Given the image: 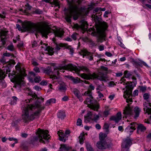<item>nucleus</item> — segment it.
Segmentation results:
<instances>
[{
  "label": "nucleus",
  "mask_w": 151,
  "mask_h": 151,
  "mask_svg": "<svg viewBox=\"0 0 151 151\" xmlns=\"http://www.w3.org/2000/svg\"><path fill=\"white\" fill-rule=\"evenodd\" d=\"M22 27L18 24H17L16 27L19 31L23 32L28 31L33 33L34 32L41 33L43 37L46 38L48 37L47 35L50 33L53 32L55 37H62L64 32L60 29L54 30L51 28L44 25L41 23L37 24L30 21H26L22 23Z\"/></svg>",
  "instance_id": "nucleus-1"
},
{
  "label": "nucleus",
  "mask_w": 151,
  "mask_h": 151,
  "mask_svg": "<svg viewBox=\"0 0 151 151\" xmlns=\"http://www.w3.org/2000/svg\"><path fill=\"white\" fill-rule=\"evenodd\" d=\"M29 95L32 96V98L28 100L29 102L32 101L34 99H37V100L35 104L28 105L23 109L22 119L25 123L29 122L39 118L42 110L45 108L44 106L41 107L40 105L41 102L44 101V98L38 97L35 93H30Z\"/></svg>",
  "instance_id": "nucleus-2"
},
{
  "label": "nucleus",
  "mask_w": 151,
  "mask_h": 151,
  "mask_svg": "<svg viewBox=\"0 0 151 151\" xmlns=\"http://www.w3.org/2000/svg\"><path fill=\"white\" fill-rule=\"evenodd\" d=\"M73 66L76 67V69H75L74 70H70V71H74L76 73L78 74L79 73L81 70H82L88 73V74L83 73L80 74L79 76L84 79L88 80L97 79L101 81H106L107 77L102 72H99L98 74L95 73L91 74L90 73V71L89 69L86 66H79V68H78L73 65Z\"/></svg>",
  "instance_id": "nucleus-3"
},
{
  "label": "nucleus",
  "mask_w": 151,
  "mask_h": 151,
  "mask_svg": "<svg viewBox=\"0 0 151 151\" xmlns=\"http://www.w3.org/2000/svg\"><path fill=\"white\" fill-rule=\"evenodd\" d=\"M84 95L89 97L86 98L84 102V103L87 104L88 106L91 109L98 111L99 108V105L96 100H94L91 91L90 90H88L84 93Z\"/></svg>",
  "instance_id": "nucleus-4"
},
{
  "label": "nucleus",
  "mask_w": 151,
  "mask_h": 151,
  "mask_svg": "<svg viewBox=\"0 0 151 151\" xmlns=\"http://www.w3.org/2000/svg\"><path fill=\"white\" fill-rule=\"evenodd\" d=\"M76 67L73 66V64L71 63H69L67 65L62 66H58L55 67L54 68V70L52 71V73H53V75H50L49 78L52 79L53 81V83L55 82H56L58 79V78L56 76V75H58L59 74V70H61L62 69L67 70H74L76 69Z\"/></svg>",
  "instance_id": "nucleus-5"
},
{
  "label": "nucleus",
  "mask_w": 151,
  "mask_h": 151,
  "mask_svg": "<svg viewBox=\"0 0 151 151\" xmlns=\"http://www.w3.org/2000/svg\"><path fill=\"white\" fill-rule=\"evenodd\" d=\"M125 81L126 79L124 78H122L120 82V83L126 85L125 87L126 88V90L124 92L125 94L124 95V97L125 98H126L127 97V96L128 99H127V101L128 102L129 101L131 102H132V98H130V96H132V90L133 87L132 83H127V82L126 83L125 82Z\"/></svg>",
  "instance_id": "nucleus-6"
},
{
  "label": "nucleus",
  "mask_w": 151,
  "mask_h": 151,
  "mask_svg": "<svg viewBox=\"0 0 151 151\" xmlns=\"http://www.w3.org/2000/svg\"><path fill=\"white\" fill-rule=\"evenodd\" d=\"M48 133L47 130L38 128L36 132L37 136L33 137V140L37 141L39 140L40 142L44 143L45 142L43 139L47 140L49 138V136L50 135L48 134Z\"/></svg>",
  "instance_id": "nucleus-7"
},
{
  "label": "nucleus",
  "mask_w": 151,
  "mask_h": 151,
  "mask_svg": "<svg viewBox=\"0 0 151 151\" xmlns=\"http://www.w3.org/2000/svg\"><path fill=\"white\" fill-rule=\"evenodd\" d=\"M149 97L150 95L147 93H145L143 95L144 99L147 102H145L143 103L144 110L146 113H147L148 114L151 113V101L150 99H149Z\"/></svg>",
  "instance_id": "nucleus-8"
},
{
  "label": "nucleus",
  "mask_w": 151,
  "mask_h": 151,
  "mask_svg": "<svg viewBox=\"0 0 151 151\" xmlns=\"http://www.w3.org/2000/svg\"><path fill=\"white\" fill-rule=\"evenodd\" d=\"M84 122L87 123L91 121H94L97 122V121L99 119V116L96 115L95 113L91 111H88L87 114L84 116Z\"/></svg>",
  "instance_id": "nucleus-9"
},
{
  "label": "nucleus",
  "mask_w": 151,
  "mask_h": 151,
  "mask_svg": "<svg viewBox=\"0 0 151 151\" xmlns=\"http://www.w3.org/2000/svg\"><path fill=\"white\" fill-rule=\"evenodd\" d=\"M17 70L19 71L21 74L17 75L15 78V82L18 85H20L22 82H23L24 79V76H26L27 74L25 73V70L23 69V70H21L20 66L18 65L16 67Z\"/></svg>",
  "instance_id": "nucleus-10"
},
{
  "label": "nucleus",
  "mask_w": 151,
  "mask_h": 151,
  "mask_svg": "<svg viewBox=\"0 0 151 151\" xmlns=\"http://www.w3.org/2000/svg\"><path fill=\"white\" fill-rule=\"evenodd\" d=\"M97 32L98 37L97 38V41L98 42H102L104 41H105V35L104 30L100 27L97 29Z\"/></svg>",
  "instance_id": "nucleus-11"
},
{
  "label": "nucleus",
  "mask_w": 151,
  "mask_h": 151,
  "mask_svg": "<svg viewBox=\"0 0 151 151\" xmlns=\"http://www.w3.org/2000/svg\"><path fill=\"white\" fill-rule=\"evenodd\" d=\"M88 24L86 21H82L80 23V24L79 25L78 24H75L73 26L74 28L77 29H81L83 32L84 33V32L86 31L88 28Z\"/></svg>",
  "instance_id": "nucleus-12"
},
{
  "label": "nucleus",
  "mask_w": 151,
  "mask_h": 151,
  "mask_svg": "<svg viewBox=\"0 0 151 151\" xmlns=\"http://www.w3.org/2000/svg\"><path fill=\"white\" fill-rule=\"evenodd\" d=\"M112 145L111 142L108 143L106 141H99L97 143V147L99 149L103 150L109 148Z\"/></svg>",
  "instance_id": "nucleus-13"
},
{
  "label": "nucleus",
  "mask_w": 151,
  "mask_h": 151,
  "mask_svg": "<svg viewBox=\"0 0 151 151\" xmlns=\"http://www.w3.org/2000/svg\"><path fill=\"white\" fill-rule=\"evenodd\" d=\"M40 44L42 45L41 46L42 48L44 49L45 51L47 52L46 54L50 55H52L53 54L54 52L53 51V48L52 47L47 46V44L43 43L42 41H41Z\"/></svg>",
  "instance_id": "nucleus-14"
},
{
  "label": "nucleus",
  "mask_w": 151,
  "mask_h": 151,
  "mask_svg": "<svg viewBox=\"0 0 151 151\" xmlns=\"http://www.w3.org/2000/svg\"><path fill=\"white\" fill-rule=\"evenodd\" d=\"M123 114L124 115L123 118H125L129 116H133L132 109L129 106L125 107L123 111Z\"/></svg>",
  "instance_id": "nucleus-15"
},
{
  "label": "nucleus",
  "mask_w": 151,
  "mask_h": 151,
  "mask_svg": "<svg viewBox=\"0 0 151 151\" xmlns=\"http://www.w3.org/2000/svg\"><path fill=\"white\" fill-rule=\"evenodd\" d=\"M132 144V141L130 139L128 138L123 140L122 143V149L128 150L130 145Z\"/></svg>",
  "instance_id": "nucleus-16"
},
{
  "label": "nucleus",
  "mask_w": 151,
  "mask_h": 151,
  "mask_svg": "<svg viewBox=\"0 0 151 151\" xmlns=\"http://www.w3.org/2000/svg\"><path fill=\"white\" fill-rule=\"evenodd\" d=\"M79 52L81 55L83 56V58L86 56L90 60H92L93 59L92 54L86 50H81Z\"/></svg>",
  "instance_id": "nucleus-17"
},
{
  "label": "nucleus",
  "mask_w": 151,
  "mask_h": 151,
  "mask_svg": "<svg viewBox=\"0 0 151 151\" xmlns=\"http://www.w3.org/2000/svg\"><path fill=\"white\" fill-rule=\"evenodd\" d=\"M58 134L59 137V140L65 142L66 140V139H65V135L69 134H70V132L69 130H67L65 131V134H64L63 132H60L58 131Z\"/></svg>",
  "instance_id": "nucleus-18"
},
{
  "label": "nucleus",
  "mask_w": 151,
  "mask_h": 151,
  "mask_svg": "<svg viewBox=\"0 0 151 151\" xmlns=\"http://www.w3.org/2000/svg\"><path fill=\"white\" fill-rule=\"evenodd\" d=\"M122 119V114L120 112L117 113L116 116H112L110 118V120H113L115 122L117 123Z\"/></svg>",
  "instance_id": "nucleus-19"
},
{
  "label": "nucleus",
  "mask_w": 151,
  "mask_h": 151,
  "mask_svg": "<svg viewBox=\"0 0 151 151\" xmlns=\"http://www.w3.org/2000/svg\"><path fill=\"white\" fill-rule=\"evenodd\" d=\"M59 85L58 86V90L61 92H65L67 89L65 83L62 81H60L59 82Z\"/></svg>",
  "instance_id": "nucleus-20"
},
{
  "label": "nucleus",
  "mask_w": 151,
  "mask_h": 151,
  "mask_svg": "<svg viewBox=\"0 0 151 151\" xmlns=\"http://www.w3.org/2000/svg\"><path fill=\"white\" fill-rule=\"evenodd\" d=\"M141 111V109L138 106H136L134 108V114H133V115H134L133 117L134 119H136L139 117Z\"/></svg>",
  "instance_id": "nucleus-21"
},
{
  "label": "nucleus",
  "mask_w": 151,
  "mask_h": 151,
  "mask_svg": "<svg viewBox=\"0 0 151 151\" xmlns=\"http://www.w3.org/2000/svg\"><path fill=\"white\" fill-rule=\"evenodd\" d=\"M52 40L55 43V49L56 50H59L60 49V47H65V46H66V44H63L62 43H60L59 44H57L56 42V39L55 37L53 38Z\"/></svg>",
  "instance_id": "nucleus-22"
},
{
  "label": "nucleus",
  "mask_w": 151,
  "mask_h": 151,
  "mask_svg": "<svg viewBox=\"0 0 151 151\" xmlns=\"http://www.w3.org/2000/svg\"><path fill=\"white\" fill-rule=\"evenodd\" d=\"M146 128L142 124H139L137 127V132L139 133V132H144L146 130Z\"/></svg>",
  "instance_id": "nucleus-23"
},
{
  "label": "nucleus",
  "mask_w": 151,
  "mask_h": 151,
  "mask_svg": "<svg viewBox=\"0 0 151 151\" xmlns=\"http://www.w3.org/2000/svg\"><path fill=\"white\" fill-rule=\"evenodd\" d=\"M69 79L72 81L74 84H77L81 82L82 80L78 77H76L75 78L72 76L69 77Z\"/></svg>",
  "instance_id": "nucleus-24"
},
{
  "label": "nucleus",
  "mask_w": 151,
  "mask_h": 151,
  "mask_svg": "<svg viewBox=\"0 0 151 151\" xmlns=\"http://www.w3.org/2000/svg\"><path fill=\"white\" fill-rule=\"evenodd\" d=\"M101 8H96L93 11V13H95L97 12H99L98 13H96L95 15H93V17H94L95 18V19H97L99 18L98 17V16H99V15H98L99 14H100V12H101Z\"/></svg>",
  "instance_id": "nucleus-25"
},
{
  "label": "nucleus",
  "mask_w": 151,
  "mask_h": 151,
  "mask_svg": "<svg viewBox=\"0 0 151 151\" xmlns=\"http://www.w3.org/2000/svg\"><path fill=\"white\" fill-rule=\"evenodd\" d=\"M79 142L81 144H83L85 139V134L83 133H81L79 137Z\"/></svg>",
  "instance_id": "nucleus-26"
},
{
  "label": "nucleus",
  "mask_w": 151,
  "mask_h": 151,
  "mask_svg": "<svg viewBox=\"0 0 151 151\" xmlns=\"http://www.w3.org/2000/svg\"><path fill=\"white\" fill-rule=\"evenodd\" d=\"M107 135L105 133H100L99 134V141H105V138L106 137Z\"/></svg>",
  "instance_id": "nucleus-27"
},
{
  "label": "nucleus",
  "mask_w": 151,
  "mask_h": 151,
  "mask_svg": "<svg viewBox=\"0 0 151 151\" xmlns=\"http://www.w3.org/2000/svg\"><path fill=\"white\" fill-rule=\"evenodd\" d=\"M56 101V100L55 99H51L47 101L45 103V105L49 106L51 104L55 103Z\"/></svg>",
  "instance_id": "nucleus-28"
},
{
  "label": "nucleus",
  "mask_w": 151,
  "mask_h": 151,
  "mask_svg": "<svg viewBox=\"0 0 151 151\" xmlns=\"http://www.w3.org/2000/svg\"><path fill=\"white\" fill-rule=\"evenodd\" d=\"M58 117L61 119H63L65 116V112L63 111H60L58 113Z\"/></svg>",
  "instance_id": "nucleus-29"
},
{
  "label": "nucleus",
  "mask_w": 151,
  "mask_h": 151,
  "mask_svg": "<svg viewBox=\"0 0 151 151\" xmlns=\"http://www.w3.org/2000/svg\"><path fill=\"white\" fill-rule=\"evenodd\" d=\"M86 149L88 151H94V150L91 145L88 142L86 143Z\"/></svg>",
  "instance_id": "nucleus-30"
},
{
  "label": "nucleus",
  "mask_w": 151,
  "mask_h": 151,
  "mask_svg": "<svg viewBox=\"0 0 151 151\" xmlns=\"http://www.w3.org/2000/svg\"><path fill=\"white\" fill-rule=\"evenodd\" d=\"M61 149V151H63L64 150H66L68 151L69 150L70 148L69 147H66L65 145H61V147L60 148Z\"/></svg>",
  "instance_id": "nucleus-31"
},
{
  "label": "nucleus",
  "mask_w": 151,
  "mask_h": 151,
  "mask_svg": "<svg viewBox=\"0 0 151 151\" xmlns=\"http://www.w3.org/2000/svg\"><path fill=\"white\" fill-rule=\"evenodd\" d=\"M124 74L127 78H129L132 75V72H129L128 70H125L124 72Z\"/></svg>",
  "instance_id": "nucleus-32"
},
{
  "label": "nucleus",
  "mask_w": 151,
  "mask_h": 151,
  "mask_svg": "<svg viewBox=\"0 0 151 151\" xmlns=\"http://www.w3.org/2000/svg\"><path fill=\"white\" fill-rule=\"evenodd\" d=\"M138 125L139 124H137L136 122H133L131 123L129 126H130L131 127V128L134 130H135L136 129L135 127H136L137 128V127H138Z\"/></svg>",
  "instance_id": "nucleus-33"
},
{
  "label": "nucleus",
  "mask_w": 151,
  "mask_h": 151,
  "mask_svg": "<svg viewBox=\"0 0 151 151\" xmlns=\"http://www.w3.org/2000/svg\"><path fill=\"white\" fill-rule=\"evenodd\" d=\"M134 130L131 128L130 126H128L125 129V131L127 133H132L133 132Z\"/></svg>",
  "instance_id": "nucleus-34"
},
{
  "label": "nucleus",
  "mask_w": 151,
  "mask_h": 151,
  "mask_svg": "<svg viewBox=\"0 0 151 151\" xmlns=\"http://www.w3.org/2000/svg\"><path fill=\"white\" fill-rule=\"evenodd\" d=\"M66 46H65V47L69 50H70V54L73 55L74 52V50L73 48H72L70 46L68 45L67 44H66Z\"/></svg>",
  "instance_id": "nucleus-35"
},
{
  "label": "nucleus",
  "mask_w": 151,
  "mask_h": 151,
  "mask_svg": "<svg viewBox=\"0 0 151 151\" xmlns=\"http://www.w3.org/2000/svg\"><path fill=\"white\" fill-rule=\"evenodd\" d=\"M44 72L45 73L49 74H50L51 73H52V69H51V67H49L47 69L45 70Z\"/></svg>",
  "instance_id": "nucleus-36"
},
{
  "label": "nucleus",
  "mask_w": 151,
  "mask_h": 151,
  "mask_svg": "<svg viewBox=\"0 0 151 151\" xmlns=\"http://www.w3.org/2000/svg\"><path fill=\"white\" fill-rule=\"evenodd\" d=\"M8 31H4V30H1L0 32V36L2 37V36H5L7 35V33Z\"/></svg>",
  "instance_id": "nucleus-37"
},
{
  "label": "nucleus",
  "mask_w": 151,
  "mask_h": 151,
  "mask_svg": "<svg viewBox=\"0 0 151 151\" xmlns=\"http://www.w3.org/2000/svg\"><path fill=\"white\" fill-rule=\"evenodd\" d=\"M12 98V100L11 104H14L16 102L17 98L15 96H13Z\"/></svg>",
  "instance_id": "nucleus-38"
},
{
  "label": "nucleus",
  "mask_w": 151,
  "mask_h": 151,
  "mask_svg": "<svg viewBox=\"0 0 151 151\" xmlns=\"http://www.w3.org/2000/svg\"><path fill=\"white\" fill-rule=\"evenodd\" d=\"M41 80V77L40 76H36L34 79V81L35 83H39Z\"/></svg>",
  "instance_id": "nucleus-39"
},
{
  "label": "nucleus",
  "mask_w": 151,
  "mask_h": 151,
  "mask_svg": "<svg viewBox=\"0 0 151 151\" xmlns=\"http://www.w3.org/2000/svg\"><path fill=\"white\" fill-rule=\"evenodd\" d=\"M74 93L77 97H79V96L80 95V92L77 89L75 90L74 91Z\"/></svg>",
  "instance_id": "nucleus-40"
},
{
  "label": "nucleus",
  "mask_w": 151,
  "mask_h": 151,
  "mask_svg": "<svg viewBox=\"0 0 151 151\" xmlns=\"http://www.w3.org/2000/svg\"><path fill=\"white\" fill-rule=\"evenodd\" d=\"M53 2L56 6H58V8H60L59 2L58 1V0H53Z\"/></svg>",
  "instance_id": "nucleus-41"
},
{
  "label": "nucleus",
  "mask_w": 151,
  "mask_h": 151,
  "mask_svg": "<svg viewBox=\"0 0 151 151\" xmlns=\"http://www.w3.org/2000/svg\"><path fill=\"white\" fill-rule=\"evenodd\" d=\"M109 111L108 110H105L103 113V116L107 117L109 114Z\"/></svg>",
  "instance_id": "nucleus-42"
},
{
  "label": "nucleus",
  "mask_w": 151,
  "mask_h": 151,
  "mask_svg": "<svg viewBox=\"0 0 151 151\" xmlns=\"http://www.w3.org/2000/svg\"><path fill=\"white\" fill-rule=\"evenodd\" d=\"M134 64L137 66H141L142 65V62L141 61H134Z\"/></svg>",
  "instance_id": "nucleus-43"
},
{
  "label": "nucleus",
  "mask_w": 151,
  "mask_h": 151,
  "mask_svg": "<svg viewBox=\"0 0 151 151\" xmlns=\"http://www.w3.org/2000/svg\"><path fill=\"white\" fill-rule=\"evenodd\" d=\"M6 37L4 38L1 37V42H2V44L4 46L6 44Z\"/></svg>",
  "instance_id": "nucleus-44"
},
{
  "label": "nucleus",
  "mask_w": 151,
  "mask_h": 151,
  "mask_svg": "<svg viewBox=\"0 0 151 151\" xmlns=\"http://www.w3.org/2000/svg\"><path fill=\"white\" fill-rule=\"evenodd\" d=\"M7 48L11 51H13L14 50V46L12 45H8L7 47Z\"/></svg>",
  "instance_id": "nucleus-45"
},
{
  "label": "nucleus",
  "mask_w": 151,
  "mask_h": 151,
  "mask_svg": "<svg viewBox=\"0 0 151 151\" xmlns=\"http://www.w3.org/2000/svg\"><path fill=\"white\" fill-rule=\"evenodd\" d=\"M0 61L1 63L4 64L6 63L7 62L4 56H3L0 59Z\"/></svg>",
  "instance_id": "nucleus-46"
},
{
  "label": "nucleus",
  "mask_w": 151,
  "mask_h": 151,
  "mask_svg": "<svg viewBox=\"0 0 151 151\" xmlns=\"http://www.w3.org/2000/svg\"><path fill=\"white\" fill-rule=\"evenodd\" d=\"M82 120L80 118H78L77 122L76 124L77 126H80L82 124Z\"/></svg>",
  "instance_id": "nucleus-47"
},
{
  "label": "nucleus",
  "mask_w": 151,
  "mask_h": 151,
  "mask_svg": "<svg viewBox=\"0 0 151 151\" xmlns=\"http://www.w3.org/2000/svg\"><path fill=\"white\" fill-rule=\"evenodd\" d=\"M33 47H36L38 45L37 42L35 40L32 43Z\"/></svg>",
  "instance_id": "nucleus-48"
},
{
  "label": "nucleus",
  "mask_w": 151,
  "mask_h": 151,
  "mask_svg": "<svg viewBox=\"0 0 151 151\" xmlns=\"http://www.w3.org/2000/svg\"><path fill=\"white\" fill-rule=\"evenodd\" d=\"M147 87L146 86H141L140 87V91L142 92H145L146 91Z\"/></svg>",
  "instance_id": "nucleus-49"
},
{
  "label": "nucleus",
  "mask_w": 151,
  "mask_h": 151,
  "mask_svg": "<svg viewBox=\"0 0 151 151\" xmlns=\"http://www.w3.org/2000/svg\"><path fill=\"white\" fill-rule=\"evenodd\" d=\"M33 70L36 73H39L40 72L39 68L37 67H35L33 69Z\"/></svg>",
  "instance_id": "nucleus-50"
},
{
  "label": "nucleus",
  "mask_w": 151,
  "mask_h": 151,
  "mask_svg": "<svg viewBox=\"0 0 151 151\" xmlns=\"http://www.w3.org/2000/svg\"><path fill=\"white\" fill-rule=\"evenodd\" d=\"M77 35V34L76 33L73 34L71 35V37L74 40H76V36Z\"/></svg>",
  "instance_id": "nucleus-51"
},
{
  "label": "nucleus",
  "mask_w": 151,
  "mask_h": 151,
  "mask_svg": "<svg viewBox=\"0 0 151 151\" xmlns=\"http://www.w3.org/2000/svg\"><path fill=\"white\" fill-rule=\"evenodd\" d=\"M116 84L114 83V82L113 81L110 82L109 83V86L110 87H113L114 86L116 85Z\"/></svg>",
  "instance_id": "nucleus-52"
},
{
  "label": "nucleus",
  "mask_w": 151,
  "mask_h": 151,
  "mask_svg": "<svg viewBox=\"0 0 151 151\" xmlns=\"http://www.w3.org/2000/svg\"><path fill=\"white\" fill-rule=\"evenodd\" d=\"M104 127L105 129L107 130L109 127V125L107 123H105L104 124Z\"/></svg>",
  "instance_id": "nucleus-53"
},
{
  "label": "nucleus",
  "mask_w": 151,
  "mask_h": 151,
  "mask_svg": "<svg viewBox=\"0 0 151 151\" xmlns=\"http://www.w3.org/2000/svg\"><path fill=\"white\" fill-rule=\"evenodd\" d=\"M95 6V4L93 3H91V5H89L88 9H93L94 6Z\"/></svg>",
  "instance_id": "nucleus-54"
},
{
  "label": "nucleus",
  "mask_w": 151,
  "mask_h": 151,
  "mask_svg": "<svg viewBox=\"0 0 151 151\" xmlns=\"http://www.w3.org/2000/svg\"><path fill=\"white\" fill-rule=\"evenodd\" d=\"M67 63V60H64L62 61L61 62V65L60 66H64V65L65 64ZM66 65H65V66H66Z\"/></svg>",
  "instance_id": "nucleus-55"
},
{
  "label": "nucleus",
  "mask_w": 151,
  "mask_h": 151,
  "mask_svg": "<svg viewBox=\"0 0 151 151\" xmlns=\"http://www.w3.org/2000/svg\"><path fill=\"white\" fill-rule=\"evenodd\" d=\"M9 139L10 141L14 140L15 142V143H17V140L16 139L14 138L13 137H11V138H9Z\"/></svg>",
  "instance_id": "nucleus-56"
},
{
  "label": "nucleus",
  "mask_w": 151,
  "mask_h": 151,
  "mask_svg": "<svg viewBox=\"0 0 151 151\" xmlns=\"http://www.w3.org/2000/svg\"><path fill=\"white\" fill-rule=\"evenodd\" d=\"M40 84L42 86L46 85L47 84V82L46 81H42L40 83Z\"/></svg>",
  "instance_id": "nucleus-57"
},
{
  "label": "nucleus",
  "mask_w": 151,
  "mask_h": 151,
  "mask_svg": "<svg viewBox=\"0 0 151 151\" xmlns=\"http://www.w3.org/2000/svg\"><path fill=\"white\" fill-rule=\"evenodd\" d=\"M138 91L137 90H134L133 92L134 96H135L138 95Z\"/></svg>",
  "instance_id": "nucleus-58"
},
{
  "label": "nucleus",
  "mask_w": 151,
  "mask_h": 151,
  "mask_svg": "<svg viewBox=\"0 0 151 151\" xmlns=\"http://www.w3.org/2000/svg\"><path fill=\"white\" fill-rule=\"evenodd\" d=\"M97 93L98 94V96L100 98H101L104 97L103 94L100 91H98Z\"/></svg>",
  "instance_id": "nucleus-59"
},
{
  "label": "nucleus",
  "mask_w": 151,
  "mask_h": 151,
  "mask_svg": "<svg viewBox=\"0 0 151 151\" xmlns=\"http://www.w3.org/2000/svg\"><path fill=\"white\" fill-rule=\"evenodd\" d=\"M105 55L108 57H111L112 56V54L109 52H106L105 53Z\"/></svg>",
  "instance_id": "nucleus-60"
},
{
  "label": "nucleus",
  "mask_w": 151,
  "mask_h": 151,
  "mask_svg": "<svg viewBox=\"0 0 151 151\" xmlns=\"http://www.w3.org/2000/svg\"><path fill=\"white\" fill-rule=\"evenodd\" d=\"M32 65L34 66H37L38 65V64L37 63V62L35 61L32 60Z\"/></svg>",
  "instance_id": "nucleus-61"
},
{
  "label": "nucleus",
  "mask_w": 151,
  "mask_h": 151,
  "mask_svg": "<svg viewBox=\"0 0 151 151\" xmlns=\"http://www.w3.org/2000/svg\"><path fill=\"white\" fill-rule=\"evenodd\" d=\"M94 87L93 86L92 84H91L89 86V88L88 90H90L91 91L92 90H94Z\"/></svg>",
  "instance_id": "nucleus-62"
},
{
  "label": "nucleus",
  "mask_w": 151,
  "mask_h": 151,
  "mask_svg": "<svg viewBox=\"0 0 151 151\" xmlns=\"http://www.w3.org/2000/svg\"><path fill=\"white\" fill-rule=\"evenodd\" d=\"M3 56H4L9 57L11 56V53H4L3 54Z\"/></svg>",
  "instance_id": "nucleus-63"
},
{
  "label": "nucleus",
  "mask_w": 151,
  "mask_h": 151,
  "mask_svg": "<svg viewBox=\"0 0 151 151\" xmlns=\"http://www.w3.org/2000/svg\"><path fill=\"white\" fill-rule=\"evenodd\" d=\"M102 25H103V27H104L105 29H106L108 27V25H107V24L106 22H104L103 23Z\"/></svg>",
  "instance_id": "nucleus-64"
}]
</instances>
